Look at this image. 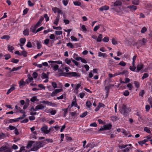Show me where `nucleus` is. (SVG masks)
I'll return each instance as SVG.
<instances>
[{"instance_id":"obj_1","label":"nucleus","mask_w":152,"mask_h":152,"mask_svg":"<svg viewBox=\"0 0 152 152\" xmlns=\"http://www.w3.org/2000/svg\"><path fill=\"white\" fill-rule=\"evenodd\" d=\"M118 147L120 149L122 150L121 151H119L118 152H129V150L132 148H133L131 144H122L119 145Z\"/></svg>"},{"instance_id":"obj_2","label":"nucleus","mask_w":152,"mask_h":152,"mask_svg":"<svg viewBox=\"0 0 152 152\" xmlns=\"http://www.w3.org/2000/svg\"><path fill=\"white\" fill-rule=\"evenodd\" d=\"M119 111L125 117L127 115V114L130 112V110L129 108H128L126 105L123 104L120 107Z\"/></svg>"},{"instance_id":"obj_3","label":"nucleus","mask_w":152,"mask_h":152,"mask_svg":"<svg viewBox=\"0 0 152 152\" xmlns=\"http://www.w3.org/2000/svg\"><path fill=\"white\" fill-rule=\"evenodd\" d=\"M33 148H31V151H36L40 148L43 147L42 143L40 142H34L33 145Z\"/></svg>"},{"instance_id":"obj_4","label":"nucleus","mask_w":152,"mask_h":152,"mask_svg":"<svg viewBox=\"0 0 152 152\" xmlns=\"http://www.w3.org/2000/svg\"><path fill=\"white\" fill-rule=\"evenodd\" d=\"M64 76L68 77H80V74L79 73H77L75 72H71L65 73Z\"/></svg>"},{"instance_id":"obj_5","label":"nucleus","mask_w":152,"mask_h":152,"mask_svg":"<svg viewBox=\"0 0 152 152\" xmlns=\"http://www.w3.org/2000/svg\"><path fill=\"white\" fill-rule=\"evenodd\" d=\"M40 103H41L45 104L48 106L52 107H56L57 106L56 104L49 102L47 100H43L40 101Z\"/></svg>"},{"instance_id":"obj_6","label":"nucleus","mask_w":152,"mask_h":152,"mask_svg":"<svg viewBox=\"0 0 152 152\" xmlns=\"http://www.w3.org/2000/svg\"><path fill=\"white\" fill-rule=\"evenodd\" d=\"M40 129L42 132L44 134H48L50 133L48 126L45 125H44Z\"/></svg>"},{"instance_id":"obj_7","label":"nucleus","mask_w":152,"mask_h":152,"mask_svg":"<svg viewBox=\"0 0 152 152\" xmlns=\"http://www.w3.org/2000/svg\"><path fill=\"white\" fill-rule=\"evenodd\" d=\"M127 8L129 9L130 11L132 12L134 11L137 9V7L134 5L129 6Z\"/></svg>"},{"instance_id":"obj_8","label":"nucleus","mask_w":152,"mask_h":152,"mask_svg":"<svg viewBox=\"0 0 152 152\" xmlns=\"http://www.w3.org/2000/svg\"><path fill=\"white\" fill-rule=\"evenodd\" d=\"M52 9L54 13L57 12L58 14H62L61 10L56 7H53Z\"/></svg>"},{"instance_id":"obj_9","label":"nucleus","mask_w":152,"mask_h":152,"mask_svg":"<svg viewBox=\"0 0 152 152\" xmlns=\"http://www.w3.org/2000/svg\"><path fill=\"white\" fill-rule=\"evenodd\" d=\"M47 113H50L51 115H54L56 113V110H53L52 108H50L47 110Z\"/></svg>"},{"instance_id":"obj_10","label":"nucleus","mask_w":152,"mask_h":152,"mask_svg":"<svg viewBox=\"0 0 152 152\" xmlns=\"http://www.w3.org/2000/svg\"><path fill=\"white\" fill-rule=\"evenodd\" d=\"M109 9V6L107 5H104L100 8L99 10L102 11L103 10H108Z\"/></svg>"},{"instance_id":"obj_11","label":"nucleus","mask_w":152,"mask_h":152,"mask_svg":"<svg viewBox=\"0 0 152 152\" xmlns=\"http://www.w3.org/2000/svg\"><path fill=\"white\" fill-rule=\"evenodd\" d=\"M143 67V65L142 64H140L137 65V72H139L140 71Z\"/></svg>"},{"instance_id":"obj_12","label":"nucleus","mask_w":152,"mask_h":152,"mask_svg":"<svg viewBox=\"0 0 152 152\" xmlns=\"http://www.w3.org/2000/svg\"><path fill=\"white\" fill-rule=\"evenodd\" d=\"M45 107L42 105V104H41L39 105H38L37 106L35 107V110H43V109Z\"/></svg>"},{"instance_id":"obj_13","label":"nucleus","mask_w":152,"mask_h":152,"mask_svg":"<svg viewBox=\"0 0 152 152\" xmlns=\"http://www.w3.org/2000/svg\"><path fill=\"white\" fill-rule=\"evenodd\" d=\"M26 83L23 80H21L19 82V86L21 88L25 85Z\"/></svg>"},{"instance_id":"obj_14","label":"nucleus","mask_w":152,"mask_h":152,"mask_svg":"<svg viewBox=\"0 0 152 152\" xmlns=\"http://www.w3.org/2000/svg\"><path fill=\"white\" fill-rule=\"evenodd\" d=\"M112 126V125L110 124H108L104 126V127L106 130L110 129H111Z\"/></svg>"},{"instance_id":"obj_15","label":"nucleus","mask_w":152,"mask_h":152,"mask_svg":"<svg viewBox=\"0 0 152 152\" xmlns=\"http://www.w3.org/2000/svg\"><path fill=\"white\" fill-rule=\"evenodd\" d=\"M114 86L113 85H110L109 86H106L105 87V90L106 91V93H109V90L111 86Z\"/></svg>"},{"instance_id":"obj_16","label":"nucleus","mask_w":152,"mask_h":152,"mask_svg":"<svg viewBox=\"0 0 152 152\" xmlns=\"http://www.w3.org/2000/svg\"><path fill=\"white\" fill-rule=\"evenodd\" d=\"M15 86L14 85H12L11 88L8 90L7 92V94H9L12 91L15 90Z\"/></svg>"},{"instance_id":"obj_17","label":"nucleus","mask_w":152,"mask_h":152,"mask_svg":"<svg viewBox=\"0 0 152 152\" xmlns=\"http://www.w3.org/2000/svg\"><path fill=\"white\" fill-rule=\"evenodd\" d=\"M37 28L35 26H31L30 28V31L35 34H36L37 32H36V30Z\"/></svg>"},{"instance_id":"obj_18","label":"nucleus","mask_w":152,"mask_h":152,"mask_svg":"<svg viewBox=\"0 0 152 152\" xmlns=\"http://www.w3.org/2000/svg\"><path fill=\"white\" fill-rule=\"evenodd\" d=\"M7 146H3L0 148V151L1 152H5L6 150L7 149Z\"/></svg>"},{"instance_id":"obj_19","label":"nucleus","mask_w":152,"mask_h":152,"mask_svg":"<svg viewBox=\"0 0 152 152\" xmlns=\"http://www.w3.org/2000/svg\"><path fill=\"white\" fill-rule=\"evenodd\" d=\"M98 56L99 57L102 56L103 57H107V56L105 53H103L101 52H98Z\"/></svg>"},{"instance_id":"obj_20","label":"nucleus","mask_w":152,"mask_h":152,"mask_svg":"<svg viewBox=\"0 0 152 152\" xmlns=\"http://www.w3.org/2000/svg\"><path fill=\"white\" fill-rule=\"evenodd\" d=\"M122 4L121 2L120 1H116L114 3V6H119Z\"/></svg>"},{"instance_id":"obj_21","label":"nucleus","mask_w":152,"mask_h":152,"mask_svg":"<svg viewBox=\"0 0 152 152\" xmlns=\"http://www.w3.org/2000/svg\"><path fill=\"white\" fill-rule=\"evenodd\" d=\"M31 101L33 102H34L35 101H38L39 100L37 98L36 96H34L32 97L30 99Z\"/></svg>"},{"instance_id":"obj_22","label":"nucleus","mask_w":152,"mask_h":152,"mask_svg":"<svg viewBox=\"0 0 152 152\" xmlns=\"http://www.w3.org/2000/svg\"><path fill=\"white\" fill-rule=\"evenodd\" d=\"M34 142L32 141H31L29 142L27 146V148H31L34 144Z\"/></svg>"},{"instance_id":"obj_23","label":"nucleus","mask_w":152,"mask_h":152,"mask_svg":"<svg viewBox=\"0 0 152 152\" xmlns=\"http://www.w3.org/2000/svg\"><path fill=\"white\" fill-rule=\"evenodd\" d=\"M146 42L147 40H146V39L145 38H143L142 39V41H141V42L140 43V45H139V46L140 47L142 45H144L145 44V43Z\"/></svg>"},{"instance_id":"obj_24","label":"nucleus","mask_w":152,"mask_h":152,"mask_svg":"<svg viewBox=\"0 0 152 152\" xmlns=\"http://www.w3.org/2000/svg\"><path fill=\"white\" fill-rule=\"evenodd\" d=\"M37 49H40L42 47L41 43L40 42H39L38 41H37Z\"/></svg>"},{"instance_id":"obj_25","label":"nucleus","mask_w":152,"mask_h":152,"mask_svg":"<svg viewBox=\"0 0 152 152\" xmlns=\"http://www.w3.org/2000/svg\"><path fill=\"white\" fill-rule=\"evenodd\" d=\"M8 50L10 52H12V50H14V48L12 46L10 45H8L7 46Z\"/></svg>"},{"instance_id":"obj_26","label":"nucleus","mask_w":152,"mask_h":152,"mask_svg":"<svg viewBox=\"0 0 152 152\" xmlns=\"http://www.w3.org/2000/svg\"><path fill=\"white\" fill-rule=\"evenodd\" d=\"M41 77L42 79H48V75L44 72H43L42 74V76Z\"/></svg>"},{"instance_id":"obj_27","label":"nucleus","mask_w":152,"mask_h":152,"mask_svg":"<svg viewBox=\"0 0 152 152\" xmlns=\"http://www.w3.org/2000/svg\"><path fill=\"white\" fill-rule=\"evenodd\" d=\"M132 4L136 5H138L139 4V0H132Z\"/></svg>"},{"instance_id":"obj_28","label":"nucleus","mask_w":152,"mask_h":152,"mask_svg":"<svg viewBox=\"0 0 152 152\" xmlns=\"http://www.w3.org/2000/svg\"><path fill=\"white\" fill-rule=\"evenodd\" d=\"M20 42L21 43V44L24 45L25 43L26 39L25 38H21L20 39Z\"/></svg>"},{"instance_id":"obj_29","label":"nucleus","mask_w":152,"mask_h":152,"mask_svg":"<svg viewBox=\"0 0 152 152\" xmlns=\"http://www.w3.org/2000/svg\"><path fill=\"white\" fill-rule=\"evenodd\" d=\"M92 103L90 101H88L86 102V106L89 108L91 106Z\"/></svg>"},{"instance_id":"obj_30","label":"nucleus","mask_w":152,"mask_h":152,"mask_svg":"<svg viewBox=\"0 0 152 152\" xmlns=\"http://www.w3.org/2000/svg\"><path fill=\"white\" fill-rule=\"evenodd\" d=\"M102 35L100 34L97 39L96 41L97 42H100L102 41Z\"/></svg>"},{"instance_id":"obj_31","label":"nucleus","mask_w":152,"mask_h":152,"mask_svg":"<svg viewBox=\"0 0 152 152\" xmlns=\"http://www.w3.org/2000/svg\"><path fill=\"white\" fill-rule=\"evenodd\" d=\"M59 15H58L54 22V24L56 25H57L59 22Z\"/></svg>"},{"instance_id":"obj_32","label":"nucleus","mask_w":152,"mask_h":152,"mask_svg":"<svg viewBox=\"0 0 152 152\" xmlns=\"http://www.w3.org/2000/svg\"><path fill=\"white\" fill-rule=\"evenodd\" d=\"M27 52L25 50H23L21 53L20 56H23L24 57H26L27 56Z\"/></svg>"},{"instance_id":"obj_33","label":"nucleus","mask_w":152,"mask_h":152,"mask_svg":"<svg viewBox=\"0 0 152 152\" xmlns=\"http://www.w3.org/2000/svg\"><path fill=\"white\" fill-rule=\"evenodd\" d=\"M21 66H19L17 67H13L12 69L10 71V72H12L18 70L20 69L21 68Z\"/></svg>"},{"instance_id":"obj_34","label":"nucleus","mask_w":152,"mask_h":152,"mask_svg":"<svg viewBox=\"0 0 152 152\" xmlns=\"http://www.w3.org/2000/svg\"><path fill=\"white\" fill-rule=\"evenodd\" d=\"M51 66L52 67H53V69L54 71L57 70L58 69L59 67V66L57 65H56L54 66L53 64H52L51 65Z\"/></svg>"},{"instance_id":"obj_35","label":"nucleus","mask_w":152,"mask_h":152,"mask_svg":"<svg viewBox=\"0 0 152 152\" xmlns=\"http://www.w3.org/2000/svg\"><path fill=\"white\" fill-rule=\"evenodd\" d=\"M48 62L49 63H56L58 64H62V62L61 61H48Z\"/></svg>"},{"instance_id":"obj_36","label":"nucleus","mask_w":152,"mask_h":152,"mask_svg":"<svg viewBox=\"0 0 152 152\" xmlns=\"http://www.w3.org/2000/svg\"><path fill=\"white\" fill-rule=\"evenodd\" d=\"M23 34L25 36H28L29 35V31L28 29H25L23 31Z\"/></svg>"},{"instance_id":"obj_37","label":"nucleus","mask_w":152,"mask_h":152,"mask_svg":"<svg viewBox=\"0 0 152 152\" xmlns=\"http://www.w3.org/2000/svg\"><path fill=\"white\" fill-rule=\"evenodd\" d=\"M74 4L77 6H80L81 5V3L80 2L78 1H75L73 2Z\"/></svg>"},{"instance_id":"obj_38","label":"nucleus","mask_w":152,"mask_h":152,"mask_svg":"<svg viewBox=\"0 0 152 152\" xmlns=\"http://www.w3.org/2000/svg\"><path fill=\"white\" fill-rule=\"evenodd\" d=\"M68 108H66V109H63L62 110L63 111H64V116L65 117L66 116V115L68 113Z\"/></svg>"},{"instance_id":"obj_39","label":"nucleus","mask_w":152,"mask_h":152,"mask_svg":"<svg viewBox=\"0 0 152 152\" xmlns=\"http://www.w3.org/2000/svg\"><path fill=\"white\" fill-rule=\"evenodd\" d=\"M111 119L112 121H115L117 120V117L116 116L113 115L111 116Z\"/></svg>"},{"instance_id":"obj_40","label":"nucleus","mask_w":152,"mask_h":152,"mask_svg":"<svg viewBox=\"0 0 152 152\" xmlns=\"http://www.w3.org/2000/svg\"><path fill=\"white\" fill-rule=\"evenodd\" d=\"M8 121L9 123H12L13 122H16L18 121V119H17V118L15 119H11L9 120Z\"/></svg>"},{"instance_id":"obj_41","label":"nucleus","mask_w":152,"mask_h":152,"mask_svg":"<svg viewBox=\"0 0 152 152\" xmlns=\"http://www.w3.org/2000/svg\"><path fill=\"white\" fill-rule=\"evenodd\" d=\"M88 112L87 111L83 113L82 114L80 115V117L83 118L86 116Z\"/></svg>"},{"instance_id":"obj_42","label":"nucleus","mask_w":152,"mask_h":152,"mask_svg":"<svg viewBox=\"0 0 152 152\" xmlns=\"http://www.w3.org/2000/svg\"><path fill=\"white\" fill-rule=\"evenodd\" d=\"M67 46L69 47H70L71 48H73L74 46L72 43L71 42H69L67 44Z\"/></svg>"},{"instance_id":"obj_43","label":"nucleus","mask_w":152,"mask_h":152,"mask_svg":"<svg viewBox=\"0 0 152 152\" xmlns=\"http://www.w3.org/2000/svg\"><path fill=\"white\" fill-rule=\"evenodd\" d=\"M136 68V66H135V64L132 65V66H130L129 67V69L132 71H134Z\"/></svg>"},{"instance_id":"obj_44","label":"nucleus","mask_w":152,"mask_h":152,"mask_svg":"<svg viewBox=\"0 0 152 152\" xmlns=\"http://www.w3.org/2000/svg\"><path fill=\"white\" fill-rule=\"evenodd\" d=\"M4 56L5 57V59L6 60H7L11 58L10 55L9 54L5 55Z\"/></svg>"},{"instance_id":"obj_45","label":"nucleus","mask_w":152,"mask_h":152,"mask_svg":"<svg viewBox=\"0 0 152 152\" xmlns=\"http://www.w3.org/2000/svg\"><path fill=\"white\" fill-rule=\"evenodd\" d=\"M144 131L150 134L151 133V131L147 127H145L144 128Z\"/></svg>"},{"instance_id":"obj_46","label":"nucleus","mask_w":152,"mask_h":152,"mask_svg":"<svg viewBox=\"0 0 152 152\" xmlns=\"http://www.w3.org/2000/svg\"><path fill=\"white\" fill-rule=\"evenodd\" d=\"M126 63L124 61H121L120 62V63L119 64V65L122 66H124L126 65Z\"/></svg>"},{"instance_id":"obj_47","label":"nucleus","mask_w":152,"mask_h":152,"mask_svg":"<svg viewBox=\"0 0 152 152\" xmlns=\"http://www.w3.org/2000/svg\"><path fill=\"white\" fill-rule=\"evenodd\" d=\"M11 62L14 63H17L18 62L19 60L14 58H13L11 60Z\"/></svg>"},{"instance_id":"obj_48","label":"nucleus","mask_w":152,"mask_h":152,"mask_svg":"<svg viewBox=\"0 0 152 152\" xmlns=\"http://www.w3.org/2000/svg\"><path fill=\"white\" fill-rule=\"evenodd\" d=\"M43 54V52H42L41 53H39L36 55L34 57V59H36L38 57H39L42 56Z\"/></svg>"},{"instance_id":"obj_49","label":"nucleus","mask_w":152,"mask_h":152,"mask_svg":"<svg viewBox=\"0 0 152 152\" xmlns=\"http://www.w3.org/2000/svg\"><path fill=\"white\" fill-rule=\"evenodd\" d=\"M147 29L145 27H143L141 29V33L143 34L145 33L147 31Z\"/></svg>"},{"instance_id":"obj_50","label":"nucleus","mask_w":152,"mask_h":152,"mask_svg":"<svg viewBox=\"0 0 152 152\" xmlns=\"http://www.w3.org/2000/svg\"><path fill=\"white\" fill-rule=\"evenodd\" d=\"M109 38L108 37H105L102 40L104 42H107L109 41Z\"/></svg>"},{"instance_id":"obj_51","label":"nucleus","mask_w":152,"mask_h":152,"mask_svg":"<svg viewBox=\"0 0 152 152\" xmlns=\"http://www.w3.org/2000/svg\"><path fill=\"white\" fill-rule=\"evenodd\" d=\"M44 17L45 19V20L46 22H47L49 21V18L47 14H44Z\"/></svg>"},{"instance_id":"obj_52","label":"nucleus","mask_w":152,"mask_h":152,"mask_svg":"<svg viewBox=\"0 0 152 152\" xmlns=\"http://www.w3.org/2000/svg\"><path fill=\"white\" fill-rule=\"evenodd\" d=\"M148 75L147 73H144L142 77V80L148 77Z\"/></svg>"},{"instance_id":"obj_53","label":"nucleus","mask_w":152,"mask_h":152,"mask_svg":"<svg viewBox=\"0 0 152 152\" xmlns=\"http://www.w3.org/2000/svg\"><path fill=\"white\" fill-rule=\"evenodd\" d=\"M112 43L114 45H116L118 44L117 41L114 38H113L112 41Z\"/></svg>"},{"instance_id":"obj_54","label":"nucleus","mask_w":152,"mask_h":152,"mask_svg":"<svg viewBox=\"0 0 152 152\" xmlns=\"http://www.w3.org/2000/svg\"><path fill=\"white\" fill-rule=\"evenodd\" d=\"M122 132L125 136H127L128 134V133L126 132V131L124 129H122Z\"/></svg>"},{"instance_id":"obj_55","label":"nucleus","mask_w":152,"mask_h":152,"mask_svg":"<svg viewBox=\"0 0 152 152\" xmlns=\"http://www.w3.org/2000/svg\"><path fill=\"white\" fill-rule=\"evenodd\" d=\"M127 87L129 89V90H131L133 88V86L132 84L130 83H129L127 86Z\"/></svg>"},{"instance_id":"obj_56","label":"nucleus","mask_w":152,"mask_h":152,"mask_svg":"<svg viewBox=\"0 0 152 152\" xmlns=\"http://www.w3.org/2000/svg\"><path fill=\"white\" fill-rule=\"evenodd\" d=\"M129 94V92L128 90H126L124 93L123 95L125 96H127Z\"/></svg>"},{"instance_id":"obj_57","label":"nucleus","mask_w":152,"mask_h":152,"mask_svg":"<svg viewBox=\"0 0 152 152\" xmlns=\"http://www.w3.org/2000/svg\"><path fill=\"white\" fill-rule=\"evenodd\" d=\"M100 26H101V25L96 26L94 29V31H96L98 29H99L100 28Z\"/></svg>"},{"instance_id":"obj_58","label":"nucleus","mask_w":152,"mask_h":152,"mask_svg":"<svg viewBox=\"0 0 152 152\" xmlns=\"http://www.w3.org/2000/svg\"><path fill=\"white\" fill-rule=\"evenodd\" d=\"M68 0H63L62 2L64 6H66L68 3Z\"/></svg>"},{"instance_id":"obj_59","label":"nucleus","mask_w":152,"mask_h":152,"mask_svg":"<svg viewBox=\"0 0 152 152\" xmlns=\"http://www.w3.org/2000/svg\"><path fill=\"white\" fill-rule=\"evenodd\" d=\"M134 84L135 85L136 87L138 88L140 86L139 83L137 81H135L134 82Z\"/></svg>"},{"instance_id":"obj_60","label":"nucleus","mask_w":152,"mask_h":152,"mask_svg":"<svg viewBox=\"0 0 152 152\" xmlns=\"http://www.w3.org/2000/svg\"><path fill=\"white\" fill-rule=\"evenodd\" d=\"M10 37L8 35H4L1 37V39H7V40L9 39H10Z\"/></svg>"},{"instance_id":"obj_61","label":"nucleus","mask_w":152,"mask_h":152,"mask_svg":"<svg viewBox=\"0 0 152 152\" xmlns=\"http://www.w3.org/2000/svg\"><path fill=\"white\" fill-rule=\"evenodd\" d=\"M81 28L82 29L83 31H86L87 29L86 27L84 25H82L81 26Z\"/></svg>"},{"instance_id":"obj_62","label":"nucleus","mask_w":152,"mask_h":152,"mask_svg":"<svg viewBox=\"0 0 152 152\" xmlns=\"http://www.w3.org/2000/svg\"><path fill=\"white\" fill-rule=\"evenodd\" d=\"M56 92V93L57 94L58 93L60 92L63 91V89L62 88L60 89H56L54 91Z\"/></svg>"},{"instance_id":"obj_63","label":"nucleus","mask_w":152,"mask_h":152,"mask_svg":"<svg viewBox=\"0 0 152 152\" xmlns=\"http://www.w3.org/2000/svg\"><path fill=\"white\" fill-rule=\"evenodd\" d=\"M52 85L54 88H56L57 87V85L55 82H52Z\"/></svg>"},{"instance_id":"obj_64","label":"nucleus","mask_w":152,"mask_h":152,"mask_svg":"<svg viewBox=\"0 0 152 152\" xmlns=\"http://www.w3.org/2000/svg\"><path fill=\"white\" fill-rule=\"evenodd\" d=\"M26 47L29 48H31L32 47V46L31 43L30 42H28L26 45Z\"/></svg>"}]
</instances>
